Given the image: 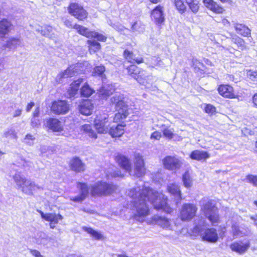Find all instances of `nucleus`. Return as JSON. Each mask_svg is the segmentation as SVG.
Here are the masks:
<instances>
[{
  "instance_id": "34",
  "label": "nucleus",
  "mask_w": 257,
  "mask_h": 257,
  "mask_svg": "<svg viewBox=\"0 0 257 257\" xmlns=\"http://www.w3.org/2000/svg\"><path fill=\"white\" fill-rule=\"evenodd\" d=\"M234 27L237 33L243 36L247 37L250 35V29L244 25L235 23Z\"/></svg>"
},
{
  "instance_id": "60",
  "label": "nucleus",
  "mask_w": 257,
  "mask_h": 257,
  "mask_svg": "<svg viewBox=\"0 0 257 257\" xmlns=\"http://www.w3.org/2000/svg\"><path fill=\"white\" fill-rule=\"evenodd\" d=\"M108 24L112 26L115 29L118 30V31H121L122 30L123 27L122 26L119 25L118 24H113L112 25L111 22L110 21L108 22Z\"/></svg>"
},
{
  "instance_id": "33",
  "label": "nucleus",
  "mask_w": 257,
  "mask_h": 257,
  "mask_svg": "<svg viewBox=\"0 0 257 257\" xmlns=\"http://www.w3.org/2000/svg\"><path fill=\"white\" fill-rule=\"evenodd\" d=\"M12 25L9 21L4 19L0 21V35L4 36L11 30Z\"/></svg>"
},
{
  "instance_id": "21",
  "label": "nucleus",
  "mask_w": 257,
  "mask_h": 257,
  "mask_svg": "<svg viewBox=\"0 0 257 257\" xmlns=\"http://www.w3.org/2000/svg\"><path fill=\"white\" fill-rule=\"evenodd\" d=\"M93 107V104L90 100H85L81 102L79 110L82 114L89 115L91 114Z\"/></svg>"
},
{
  "instance_id": "31",
  "label": "nucleus",
  "mask_w": 257,
  "mask_h": 257,
  "mask_svg": "<svg viewBox=\"0 0 257 257\" xmlns=\"http://www.w3.org/2000/svg\"><path fill=\"white\" fill-rule=\"evenodd\" d=\"M84 79L82 78L78 79L73 81L70 85L68 89V93L69 97H72L77 94L80 85L83 82Z\"/></svg>"
},
{
  "instance_id": "4",
  "label": "nucleus",
  "mask_w": 257,
  "mask_h": 257,
  "mask_svg": "<svg viewBox=\"0 0 257 257\" xmlns=\"http://www.w3.org/2000/svg\"><path fill=\"white\" fill-rule=\"evenodd\" d=\"M193 231L195 234H199L203 241L216 243L219 239L217 230L213 228L204 229L199 224L194 228Z\"/></svg>"
},
{
  "instance_id": "26",
  "label": "nucleus",
  "mask_w": 257,
  "mask_h": 257,
  "mask_svg": "<svg viewBox=\"0 0 257 257\" xmlns=\"http://www.w3.org/2000/svg\"><path fill=\"white\" fill-rule=\"evenodd\" d=\"M167 190L176 199V203H178L181 199V193L180 187L175 183L169 184L167 186Z\"/></svg>"
},
{
  "instance_id": "41",
  "label": "nucleus",
  "mask_w": 257,
  "mask_h": 257,
  "mask_svg": "<svg viewBox=\"0 0 257 257\" xmlns=\"http://www.w3.org/2000/svg\"><path fill=\"white\" fill-rule=\"evenodd\" d=\"M232 41L235 44L237 45L238 47L241 50L246 49V46L245 42L242 39L236 36V35H233L231 36Z\"/></svg>"
},
{
  "instance_id": "24",
  "label": "nucleus",
  "mask_w": 257,
  "mask_h": 257,
  "mask_svg": "<svg viewBox=\"0 0 257 257\" xmlns=\"http://www.w3.org/2000/svg\"><path fill=\"white\" fill-rule=\"evenodd\" d=\"M152 19L157 24H162L164 21L163 7L160 5L157 6L152 12Z\"/></svg>"
},
{
  "instance_id": "12",
  "label": "nucleus",
  "mask_w": 257,
  "mask_h": 257,
  "mask_svg": "<svg viewBox=\"0 0 257 257\" xmlns=\"http://www.w3.org/2000/svg\"><path fill=\"white\" fill-rule=\"evenodd\" d=\"M70 109V105L65 100H57L53 102L51 111L56 114H64Z\"/></svg>"
},
{
  "instance_id": "42",
  "label": "nucleus",
  "mask_w": 257,
  "mask_h": 257,
  "mask_svg": "<svg viewBox=\"0 0 257 257\" xmlns=\"http://www.w3.org/2000/svg\"><path fill=\"white\" fill-rule=\"evenodd\" d=\"M182 181L186 188H189L192 186L193 180L188 171L185 172L183 175Z\"/></svg>"
},
{
  "instance_id": "63",
  "label": "nucleus",
  "mask_w": 257,
  "mask_h": 257,
  "mask_svg": "<svg viewBox=\"0 0 257 257\" xmlns=\"http://www.w3.org/2000/svg\"><path fill=\"white\" fill-rule=\"evenodd\" d=\"M47 147L45 146H42L40 148V151L41 152V155L47 152Z\"/></svg>"
},
{
  "instance_id": "14",
  "label": "nucleus",
  "mask_w": 257,
  "mask_h": 257,
  "mask_svg": "<svg viewBox=\"0 0 257 257\" xmlns=\"http://www.w3.org/2000/svg\"><path fill=\"white\" fill-rule=\"evenodd\" d=\"M94 125L98 133L106 134L108 132V122L105 116H97L94 121Z\"/></svg>"
},
{
  "instance_id": "35",
  "label": "nucleus",
  "mask_w": 257,
  "mask_h": 257,
  "mask_svg": "<svg viewBox=\"0 0 257 257\" xmlns=\"http://www.w3.org/2000/svg\"><path fill=\"white\" fill-rule=\"evenodd\" d=\"M13 178L17 185V188L20 190H21L23 186L24 185L25 183H26L28 180L24 177L22 176L19 173H16L14 175H13Z\"/></svg>"
},
{
  "instance_id": "36",
  "label": "nucleus",
  "mask_w": 257,
  "mask_h": 257,
  "mask_svg": "<svg viewBox=\"0 0 257 257\" xmlns=\"http://www.w3.org/2000/svg\"><path fill=\"white\" fill-rule=\"evenodd\" d=\"M123 55L126 60H127L130 63H133L134 62H137V63L140 64L143 62V59L142 58H136L132 52L127 50H125L124 51Z\"/></svg>"
},
{
  "instance_id": "46",
  "label": "nucleus",
  "mask_w": 257,
  "mask_h": 257,
  "mask_svg": "<svg viewBox=\"0 0 257 257\" xmlns=\"http://www.w3.org/2000/svg\"><path fill=\"white\" fill-rule=\"evenodd\" d=\"M232 232L235 237H242L246 235V232L240 229V227L235 224L232 225Z\"/></svg>"
},
{
  "instance_id": "45",
  "label": "nucleus",
  "mask_w": 257,
  "mask_h": 257,
  "mask_svg": "<svg viewBox=\"0 0 257 257\" xmlns=\"http://www.w3.org/2000/svg\"><path fill=\"white\" fill-rule=\"evenodd\" d=\"M173 3L179 13L182 14L186 12V7L183 0H173Z\"/></svg>"
},
{
  "instance_id": "53",
  "label": "nucleus",
  "mask_w": 257,
  "mask_h": 257,
  "mask_svg": "<svg viewBox=\"0 0 257 257\" xmlns=\"http://www.w3.org/2000/svg\"><path fill=\"white\" fill-rule=\"evenodd\" d=\"M205 111L210 115H212L216 112V108L211 104H206L204 108Z\"/></svg>"
},
{
  "instance_id": "64",
  "label": "nucleus",
  "mask_w": 257,
  "mask_h": 257,
  "mask_svg": "<svg viewBox=\"0 0 257 257\" xmlns=\"http://www.w3.org/2000/svg\"><path fill=\"white\" fill-rule=\"evenodd\" d=\"M252 102L254 105L257 106V93L254 94L252 97Z\"/></svg>"
},
{
  "instance_id": "55",
  "label": "nucleus",
  "mask_w": 257,
  "mask_h": 257,
  "mask_svg": "<svg viewBox=\"0 0 257 257\" xmlns=\"http://www.w3.org/2000/svg\"><path fill=\"white\" fill-rule=\"evenodd\" d=\"M105 71V67L103 66H98L95 67L94 69V75H102Z\"/></svg>"
},
{
  "instance_id": "29",
  "label": "nucleus",
  "mask_w": 257,
  "mask_h": 257,
  "mask_svg": "<svg viewBox=\"0 0 257 257\" xmlns=\"http://www.w3.org/2000/svg\"><path fill=\"white\" fill-rule=\"evenodd\" d=\"M190 157L193 159L199 161H205L210 157V155L203 151L195 150L190 155Z\"/></svg>"
},
{
  "instance_id": "48",
  "label": "nucleus",
  "mask_w": 257,
  "mask_h": 257,
  "mask_svg": "<svg viewBox=\"0 0 257 257\" xmlns=\"http://www.w3.org/2000/svg\"><path fill=\"white\" fill-rule=\"evenodd\" d=\"M189 9L194 14H196L199 10V2L197 0H192L187 3Z\"/></svg>"
},
{
  "instance_id": "62",
  "label": "nucleus",
  "mask_w": 257,
  "mask_h": 257,
  "mask_svg": "<svg viewBox=\"0 0 257 257\" xmlns=\"http://www.w3.org/2000/svg\"><path fill=\"white\" fill-rule=\"evenodd\" d=\"M34 102H31L29 103L28 104L27 107H26V111L27 112H29L31 109L32 108V107L34 106Z\"/></svg>"
},
{
  "instance_id": "20",
  "label": "nucleus",
  "mask_w": 257,
  "mask_h": 257,
  "mask_svg": "<svg viewBox=\"0 0 257 257\" xmlns=\"http://www.w3.org/2000/svg\"><path fill=\"white\" fill-rule=\"evenodd\" d=\"M40 189L41 187L37 184H36L34 182L30 180H27L21 190L23 193L27 195H32L34 191Z\"/></svg>"
},
{
  "instance_id": "7",
  "label": "nucleus",
  "mask_w": 257,
  "mask_h": 257,
  "mask_svg": "<svg viewBox=\"0 0 257 257\" xmlns=\"http://www.w3.org/2000/svg\"><path fill=\"white\" fill-rule=\"evenodd\" d=\"M128 73L138 81L139 83L144 85H147L149 76L144 70H141L139 68L135 65H132L127 68Z\"/></svg>"
},
{
  "instance_id": "47",
  "label": "nucleus",
  "mask_w": 257,
  "mask_h": 257,
  "mask_svg": "<svg viewBox=\"0 0 257 257\" xmlns=\"http://www.w3.org/2000/svg\"><path fill=\"white\" fill-rule=\"evenodd\" d=\"M88 44L89 45V51L91 52H95L100 48V44L94 40H88Z\"/></svg>"
},
{
  "instance_id": "5",
  "label": "nucleus",
  "mask_w": 257,
  "mask_h": 257,
  "mask_svg": "<svg viewBox=\"0 0 257 257\" xmlns=\"http://www.w3.org/2000/svg\"><path fill=\"white\" fill-rule=\"evenodd\" d=\"M116 189L114 185L104 182H98L91 186V193L92 196H106L112 193Z\"/></svg>"
},
{
  "instance_id": "49",
  "label": "nucleus",
  "mask_w": 257,
  "mask_h": 257,
  "mask_svg": "<svg viewBox=\"0 0 257 257\" xmlns=\"http://www.w3.org/2000/svg\"><path fill=\"white\" fill-rule=\"evenodd\" d=\"M132 29L134 32L140 33L144 31L145 26L140 21H137L132 25Z\"/></svg>"
},
{
  "instance_id": "28",
  "label": "nucleus",
  "mask_w": 257,
  "mask_h": 257,
  "mask_svg": "<svg viewBox=\"0 0 257 257\" xmlns=\"http://www.w3.org/2000/svg\"><path fill=\"white\" fill-rule=\"evenodd\" d=\"M70 167L76 172H81L85 170L84 164L78 158H74L70 161Z\"/></svg>"
},
{
  "instance_id": "16",
  "label": "nucleus",
  "mask_w": 257,
  "mask_h": 257,
  "mask_svg": "<svg viewBox=\"0 0 257 257\" xmlns=\"http://www.w3.org/2000/svg\"><path fill=\"white\" fill-rule=\"evenodd\" d=\"M250 241L248 240L235 241L230 245L231 249L239 254H244L250 247Z\"/></svg>"
},
{
  "instance_id": "19",
  "label": "nucleus",
  "mask_w": 257,
  "mask_h": 257,
  "mask_svg": "<svg viewBox=\"0 0 257 257\" xmlns=\"http://www.w3.org/2000/svg\"><path fill=\"white\" fill-rule=\"evenodd\" d=\"M219 94L225 98H235L236 95L234 93L233 87L227 84H221L217 88Z\"/></svg>"
},
{
  "instance_id": "10",
  "label": "nucleus",
  "mask_w": 257,
  "mask_h": 257,
  "mask_svg": "<svg viewBox=\"0 0 257 257\" xmlns=\"http://www.w3.org/2000/svg\"><path fill=\"white\" fill-rule=\"evenodd\" d=\"M147 223L150 224H157L165 229H173V221L165 217L154 215Z\"/></svg>"
},
{
  "instance_id": "15",
  "label": "nucleus",
  "mask_w": 257,
  "mask_h": 257,
  "mask_svg": "<svg viewBox=\"0 0 257 257\" xmlns=\"http://www.w3.org/2000/svg\"><path fill=\"white\" fill-rule=\"evenodd\" d=\"M44 124L53 132L59 133L64 130V123L57 118H49L45 120Z\"/></svg>"
},
{
  "instance_id": "39",
  "label": "nucleus",
  "mask_w": 257,
  "mask_h": 257,
  "mask_svg": "<svg viewBox=\"0 0 257 257\" xmlns=\"http://www.w3.org/2000/svg\"><path fill=\"white\" fill-rule=\"evenodd\" d=\"M82 229L87 232L94 239L97 240H101L103 239V236L100 232L94 230L92 228L86 226L82 227Z\"/></svg>"
},
{
  "instance_id": "27",
  "label": "nucleus",
  "mask_w": 257,
  "mask_h": 257,
  "mask_svg": "<svg viewBox=\"0 0 257 257\" xmlns=\"http://www.w3.org/2000/svg\"><path fill=\"white\" fill-rule=\"evenodd\" d=\"M162 128L161 130L164 137L169 140L173 139H175V140L177 141L182 140L180 137L178 136L174 133V130L173 128H171L170 126H166L165 125H162Z\"/></svg>"
},
{
  "instance_id": "18",
  "label": "nucleus",
  "mask_w": 257,
  "mask_h": 257,
  "mask_svg": "<svg viewBox=\"0 0 257 257\" xmlns=\"http://www.w3.org/2000/svg\"><path fill=\"white\" fill-rule=\"evenodd\" d=\"M80 67V64H76L70 66L66 70L60 73L56 77V80L59 83L62 81L63 78H66L72 77L75 75L76 73H78L80 70L78 68Z\"/></svg>"
},
{
  "instance_id": "22",
  "label": "nucleus",
  "mask_w": 257,
  "mask_h": 257,
  "mask_svg": "<svg viewBox=\"0 0 257 257\" xmlns=\"http://www.w3.org/2000/svg\"><path fill=\"white\" fill-rule=\"evenodd\" d=\"M77 187L80 190V195L70 199L74 202H81L84 200L88 194V188L85 183H78Z\"/></svg>"
},
{
  "instance_id": "58",
  "label": "nucleus",
  "mask_w": 257,
  "mask_h": 257,
  "mask_svg": "<svg viewBox=\"0 0 257 257\" xmlns=\"http://www.w3.org/2000/svg\"><path fill=\"white\" fill-rule=\"evenodd\" d=\"M193 65L195 68H198L199 69L203 70L204 65L202 63L200 62L197 59L193 60Z\"/></svg>"
},
{
  "instance_id": "38",
  "label": "nucleus",
  "mask_w": 257,
  "mask_h": 257,
  "mask_svg": "<svg viewBox=\"0 0 257 257\" xmlns=\"http://www.w3.org/2000/svg\"><path fill=\"white\" fill-rule=\"evenodd\" d=\"M94 90L91 88L86 82H85L80 89V94L81 96L88 97L93 93Z\"/></svg>"
},
{
  "instance_id": "57",
  "label": "nucleus",
  "mask_w": 257,
  "mask_h": 257,
  "mask_svg": "<svg viewBox=\"0 0 257 257\" xmlns=\"http://www.w3.org/2000/svg\"><path fill=\"white\" fill-rule=\"evenodd\" d=\"M162 137L161 133L159 132L156 131L153 133L151 135V139L153 140H159Z\"/></svg>"
},
{
  "instance_id": "6",
  "label": "nucleus",
  "mask_w": 257,
  "mask_h": 257,
  "mask_svg": "<svg viewBox=\"0 0 257 257\" xmlns=\"http://www.w3.org/2000/svg\"><path fill=\"white\" fill-rule=\"evenodd\" d=\"M205 216L211 222L212 225H216L219 221L217 208L213 201H209L202 207Z\"/></svg>"
},
{
  "instance_id": "23",
  "label": "nucleus",
  "mask_w": 257,
  "mask_h": 257,
  "mask_svg": "<svg viewBox=\"0 0 257 257\" xmlns=\"http://www.w3.org/2000/svg\"><path fill=\"white\" fill-rule=\"evenodd\" d=\"M79 130L82 135L87 136L94 140L96 139L97 138L96 133L93 130L92 126L90 124H82L80 126Z\"/></svg>"
},
{
  "instance_id": "30",
  "label": "nucleus",
  "mask_w": 257,
  "mask_h": 257,
  "mask_svg": "<svg viewBox=\"0 0 257 257\" xmlns=\"http://www.w3.org/2000/svg\"><path fill=\"white\" fill-rule=\"evenodd\" d=\"M203 3L208 9L215 13L221 14L224 11L223 8L213 0H203Z\"/></svg>"
},
{
  "instance_id": "9",
  "label": "nucleus",
  "mask_w": 257,
  "mask_h": 257,
  "mask_svg": "<svg viewBox=\"0 0 257 257\" xmlns=\"http://www.w3.org/2000/svg\"><path fill=\"white\" fill-rule=\"evenodd\" d=\"M162 162L165 169L172 171L178 170L183 165L182 159L171 156L165 157Z\"/></svg>"
},
{
  "instance_id": "50",
  "label": "nucleus",
  "mask_w": 257,
  "mask_h": 257,
  "mask_svg": "<svg viewBox=\"0 0 257 257\" xmlns=\"http://www.w3.org/2000/svg\"><path fill=\"white\" fill-rule=\"evenodd\" d=\"M246 181L253 186L257 187V176L253 175H248L246 177Z\"/></svg>"
},
{
  "instance_id": "25",
  "label": "nucleus",
  "mask_w": 257,
  "mask_h": 257,
  "mask_svg": "<svg viewBox=\"0 0 257 257\" xmlns=\"http://www.w3.org/2000/svg\"><path fill=\"white\" fill-rule=\"evenodd\" d=\"M125 126V125L123 124L113 125L110 127L108 133L112 138L120 137L124 134Z\"/></svg>"
},
{
  "instance_id": "43",
  "label": "nucleus",
  "mask_w": 257,
  "mask_h": 257,
  "mask_svg": "<svg viewBox=\"0 0 257 257\" xmlns=\"http://www.w3.org/2000/svg\"><path fill=\"white\" fill-rule=\"evenodd\" d=\"M114 91L112 86H108L107 87L103 86L99 90V95L103 98L109 96Z\"/></svg>"
},
{
  "instance_id": "56",
  "label": "nucleus",
  "mask_w": 257,
  "mask_h": 257,
  "mask_svg": "<svg viewBox=\"0 0 257 257\" xmlns=\"http://www.w3.org/2000/svg\"><path fill=\"white\" fill-rule=\"evenodd\" d=\"M247 77L252 80L257 81V71L252 70H248L247 71Z\"/></svg>"
},
{
  "instance_id": "51",
  "label": "nucleus",
  "mask_w": 257,
  "mask_h": 257,
  "mask_svg": "<svg viewBox=\"0 0 257 257\" xmlns=\"http://www.w3.org/2000/svg\"><path fill=\"white\" fill-rule=\"evenodd\" d=\"M91 38H96L98 41L102 42H105L107 39L105 36L94 31H93Z\"/></svg>"
},
{
  "instance_id": "61",
  "label": "nucleus",
  "mask_w": 257,
  "mask_h": 257,
  "mask_svg": "<svg viewBox=\"0 0 257 257\" xmlns=\"http://www.w3.org/2000/svg\"><path fill=\"white\" fill-rule=\"evenodd\" d=\"M31 252L32 254L35 257H42L40 252L37 250H32Z\"/></svg>"
},
{
  "instance_id": "52",
  "label": "nucleus",
  "mask_w": 257,
  "mask_h": 257,
  "mask_svg": "<svg viewBox=\"0 0 257 257\" xmlns=\"http://www.w3.org/2000/svg\"><path fill=\"white\" fill-rule=\"evenodd\" d=\"M35 137L31 134H27L24 139V142L28 145L31 146L34 144Z\"/></svg>"
},
{
  "instance_id": "59",
  "label": "nucleus",
  "mask_w": 257,
  "mask_h": 257,
  "mask_svg": "<svg viewBox=\"0 0 257 257\" xmlns=\"http://www.w3.org/2000/svg\"><path fill=\"white\" fill-rule=\"evenodd\" d=\"M40 125V120L33 117L31 120V126L33 127H38Z\"/></svg>"
},
{
  "instance_id": "17",
  "label": "nucleus",
  "mask_w": 257,
  "mask_h": 257,
  "mask_svg": "<svg viewBox=\"0 0 257 257\" xmlns=\"http://www.w3.org/2000/svg\"><path fill=\"white\" fill-rule=\"evenodd\" d=\"M80 67V64H76L70 66L66 70L60 73L56 77V80L59 83L62 81L63 78H66L72 77L75 75L76 73H78L80 70L78 68Z\"/></svg>"
},
{
  "instance_id": "40",
  "label": "nucleus",
  "mask_w": 257,
  "mask_h": 257,
  "mask_svg": "<svg viewBox=\"0 0 257 257\" xmlns=\"http://www.w3.org/2000/svg\"><path fill=\"white\" fill-rule=\"evenodd\" d=\"M73 28L75 29L80 34L87 38H91L93 33V31H89L87 28L79 25H74Z\"/></svg>"
},
{
  "instance_id": "3",
  "label": "nucleus",
  "mask_w": 257,
  "mask_h": 257,
  "mask_svg": "<svg viewBox=\"0 0 257 257\" xmlns=\"http://www.w3.org/2000/svg\"><path fill=\"white\" fill-rule=\"evenodd\" d=\"M110 101L115 104V108L117 112L113 118L114 122H117L126 118L128 115L127 106L124 101L123 95L116 93L113 96Z\"/></svg>"
},
{
  "instance_id": "8",
  "label": "nucleus",
  "mask_w": 257,
  "mask_h": 257,
  "mask_svg": "<svg viewBox=\"0 0 257 257\" xmlns=\"http://www.w3.org/2000/svg\"><path fill=\"white\" fill-rule=\"evenodd\" d=\"M197 207L194 204H184L181 209L180 217L183 221H189L196 215Z\"/></svg>"
},
{
  "instance_id": "44",
  "label": "nucleus",
  "mask_w": 257,
  "mask_h": 257,
  "mask_svg": "<svg viewBox=\"0 0 257 257\" xmlns=\"http://www.w3.org/2000/svg\"><path fill=\"white\" fill-rule=\"evenodd\" d=\"M21 44V40L15 38H10L7 42L6 46L10 49H15Z\"/></svg>"
},
{
  "instance_id": "32",
  "label": "nucleus",
  "mask_w": 257,
  "mask_h": 257,
  "mask_svg": "<svg viewBox=\"0 0 257 257\" xmlns=\"http://www.w3.org/2000/svg\"><path fill=\"white\" fill-rule=\"evenodd\" d=\"M49 238L47 235L44 232H39L37 235L34 238L33 241L36 243L42 245H48Z\"/></svg>"
},
{
  "instance_id": "54",
  "label": "nucleus",
  "mask_w": 257,
  "mask_h": 257,
  "mask_svg": "<svg viewBox=\"0 0 257 257\" xmlns=\"http://www.w3.org/2000/svg\"><path fill=\"white\" fill-rule=\"evenodd\" d=\"M4 136L6 137H10L12 138L16 139L17 138V133L15 129L10 128L5 132Z\"/></svg>"
},
{
  "instance_id": "1",
  "label": "nucleus",
  "mask_w": 257,
  "mask_h": 257,
  "mask_svg": "<svg viewBox=\"0 0 257 257\" xmlns=\"http://www.w3.org/2000/svg\"><path fill=\"white\" fill-rule=\"evenodd\" d=\"M126 194L132 199L131 205L134 211L133 218L140 222H144L150 214L149 203L153 204L157 210H162L168 213L172 211V208L167 202V197L162 193L150 189L146 184L128 190Z\"/></svg>"
},
{
  "instance_id": "2",
  "label": "nucleus",
  "mask_w": 257,
  "mask_h": 257,
  "mask_svg": "<svg viewBox=\"0 0 257 257\" xmlns=\"http://www.w3.org/2000/svg\"><path fill=\"white\" fill-rule=\"evenodd\" d=\"M116 160L120 167L128 172L131 176L139 178L144 175L146 173L144 160L143 156L139 153L134 154V168L131 167L130 160L124 156H116Z\"/></svg>"
},
{
  "instance_id": "13",
  "label": "nucleus",
  "mask_w": 257,
  "mask_h": 257,
  "mask_svg": "<svg viewBox=\"0 0 257 257\" xmlns=\"http://www.w3.org/2000/svg\"><path fill=\"white\" fill-rule=\"evenodd\" d=\"M37 211L40 213L42 218L50 222L49 226L51 229L55 227V225L57 224L59 220H62L63 216L60 214L46 213H44L41 210H38Z\"/></svg>"
},
{
  "instance_id": "11",
  "label": "nucleus",
  "mask_w": 257,
  "mask_h": 257,
  "mask_svg": "<svg viewBox=\"0 0 257 257\" xmlns=\"http://www.w3.org/2000/svg\"><path fill=\"white\" fill-rule=\"evenodd\" d=\"M69 13L80 21L87 17L88 13L82 6L77 3H71L68 8Z\"/></svg>"
},
{
  "instance_id": "37",
  "label": "nucleus",
  "mask_w": 257,
  "mask_h": 257,
  "mask_svg": "<svg viewBox=\"0 0 257 257\" xmlns=\"http://www.w3.org/2000/svg\"><path fill=\"white\" fill-rule=\"evenodd\" d=\"M37 31L40 32L42 35L52 38L54 35L55 30L51 26H46L42 27L41 30L38 29Z\"/></svg>"
}]
</instances>
